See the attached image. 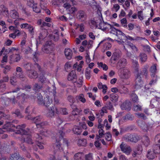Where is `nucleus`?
I'll list each match as a JSON object with an SVG mask.
<instances>
[{
    "mask_svg": "<svg viewBox=\"0 0 160 160\" xmlns=\"http://www.w3.org/2000/svg\"><path fill=\"white\" fill-rule=\"evenodd\" d=\"M140 59L141 61L142 62H145L147 59V56L144 53H141L140 55Z\"/></svg>",
    "mask_w": 160,
    "mask_h": 160,
    "instance_id": "obj_34",
    "label": "nucleus"
},
{
    "mask_svg": "<svg viewBox=\"0 0 160 160\" xmlns=\"http://www.w3.org/2000/svg\"><path fill=\"white\" fill-rule=\"evenodd\" d=\"M143 83L142 81L141 80V77L138 75L135 79V88L138 89L141 88Z\"/></svg>",
    "mask_w": 160,
    "mask_h": 160,
    "instance_id": "obj_12",
    "label": "nucleus"
},
{
    "mask_svg": "<svg viewBox=\"0 0 160 160\" xmlns=\"http://www.w3.org/2000/svg\"><path fill=\"white\" fill-rule=\"evenodd\" d=\"M120 70V72L119 74V76L121 78L127 79L130 77V72L127 68H121Z\"/></svg>",
    "mask_w": 160,
    "mask_h": 160,
    "instance_id": "obj_5",
    "label": "nucleus"
},
{
    "mask_svg": "<svg viewBox=\"0 0 160 160\" xmlns=\"http://www.w3.org/2000/svg\"><path fill=\"white\" fill-rule=\"evenodd\" d=\"M83 63L84 62L83 61H81L80 62L79 64H78V67L77 69L78 71L80 72L81 71V68L83 65Z\"/></svg>",
    "mask_w": 160,
    "mask_h": 160,
    "instance_id": "obj_49",
    "label": "nucleus"
},
{
    "mask_svg": "<svg viewBox=\"0 0 160 160\" xmlns=\"http://www.w3.org/2000/svg\"><path fill=\"white\" fill-rule=\"evenodd\" d=\"M109 40H111V41H113L112 40L109 38H108L104 39V40L100 42V43L98 44L97 48L102 43H104L103 49L106 50L109 49L112 46L111 44L108 42V41Z\"/></svg>",
    "mask_w": 160,
    "mask_h": 160,
    "instance_id": "obj_6",
    "label": "nucleus"
},
{
    "mask_svg": "<svg viewBox=\"0 0 160 160\" xmlns=\"http://www.w3.org/2000/svg\"><path fill=\"white\" fill-rule=\"evenodd\" d=\"M135 114L138 116L139 118H141L143 119H145V117L144 116V115L143 113H136Z\"/></svg>",
    "mask_w": 160,
    "mask_h": 160,
    "instance_id": "obj_63",
    "label": "nucleus"
},
{
    "mask_svg": "<svg viewBox=\"0 0 160 160\" xmlns=\"http://www.w3.org/2000/svg\"><path fill=\"white\" fill-rule=\"evenodd\" d=\"M76 27L77 28H79V30L81 32H83L84 29V26L82 24H81L80 25L76 24Z\"/></svg>",
    "mask_w": 160,
    "mask_h": 160,
    "instance_id": "obj_52",
    "label": "nucleus"
},
{
    "mask_svg": "<svg viewBox=\"0 0 160 160\" xmlns=\"http://www.w3.org/2000/svg\"><path fill=\"white\" fill-rule=\"evenodd\" d=\"M31 5H32V9L33 11L36 13H39L41 12V9L39 8L37 6V5L36 3H34V2L32 3H31Z\"/></svg>",
    "mask_w": 160,
    "mask_h": 160,
    "instance_id": "obj_24",
    "label": "nucleus"
},
{
    "mask_svg": "<svg viewBox=\"0 0 160 160\" xmlns=\"http://www.w3.org/2000/svg\"><path fill=\"white\" fill-rule=\"evenodd\" d=\"M76 17L81 21H83L86 20V16L83 11H80L77 13Z\"/></svg>",
    "mask_w": 160,
    "mask_h": 160,
    "instance_id": "obj_11",
    "label": "nucleus"
},
{
    "mask_svg": "<svg viewBox=\"0 0 160 160\" xmlns=\"http://www.w3.org/2000/svg\"><path fill=\"white\" fill-rule=\"evenodd\" d=\"M1 14H2L4 16H6V17H8L9 16V15L8 11L7 9L6 8H4L3 10L1 12Z\"/></svg>",
    "mask_w": 160,
    "mask_h": 160,
    "instance_id": "obj_40",
    "label": "nucleus"
},
{
    "mask_svg": "<svg viewBox=\"0 0 160 160\" xmlns=\"http://www.w3.org/2000/svg\"><path fill=\"white\" fill-rule=\"evenodd\" d=\"M77 99L78 100L82 103H85L86 100L84 98V95L82 94H80L76 97Z\"/></svg>",
    "mask_w": 160,
    "mask_h": 160,
    "instance_id": "obj_28",
    "label": "nucleus"
},
{
    "mask_svg": "<svg viewBox=\"0 0 160 160\" xmlns=\"http://www.w3.org/2000/svg\"><path fill=\"white\" fill-rule=\"evenodd\" d=\"M86 160H92V155L91 153H89L85 156Z\"/></svg>",
    "mask_w": 160,
    "mask_h": 160,
    "instance_id": "obj_62",
    "label": "nucleus"
},
{
    "mask_svg": "<svg viewBox=\"0 0 160 160\" xmlns=\"http://www.w3.org/2000/svg\"><path fill=\"white\" fill-rule=\"evenodd\" d=\"M55 35L51 38L52 40L54 41H57L59 38V35L58 33V31H56L54 33Z\"/></svg>",
    "mask_w": 160,
    "mask_h": 160,
    "instance_id": "obj_44",
    "label": "nucleus"
},
{
    "mask_svg": "<svg viewBox=\"0 0 160 160\" xmlns=\"http://www.w3.org/2000/svg\"><path fill=\"white\" fill-rule=\"evenodd\" d=\"M72 131L75 134L77 135L80 134L82 132V129L78 126H75Z\"/></svg>",
    "mask_w": 160,
    "mask_h": 160,
    "instance_id": "obj_25",
    "label": "nucleus"
},
{
    "mask_svg": "<svg viewBox=\"0 0 160 160\" xmlns=\"http://www.w3.org/2000/svg\"><path fill=\"white\" fill-rule=\"evenodd\" d=\"M156 153L153 149H150L148 151L147 157L150 159H154L155 157Z\"/></svg>",
    "mask_w": 160,
    "mask_h": 160,
    "instance_id": "obj_14",
    "label": "nucleus"
},
{
    "mask_svg": "<svg viewBox=\"0 0 160 160\" xmlns=\"http://www.w3.org/2000/svg\"><path fill=\"white\" fill-rule=\"evenodd\" d=\"M27 74L28 76L31 78L35 79L38 77V74L35 71L31 70L27 72Z\"/></svg>",
    "mask_w": 160,
    "mask_h": 160,
    "instance_id": "obj_16",
    "label": "nucleus"
},
{
    "mask_svg": "<svg viewBox=\"0 0 160 160\" xmlns=\"http://www.w3.org/2000/svg\"><path fill=\"white\" fill-rule=\"evenodd\" d=\"M50 97L48 95L46 98H45L44 101L42 100V96L39 95L38 97V103L44 105L46 106H49L52 102V100L49 99Z\"/></svg>",
    "mask_w": 160,
    "mask_h": 160,
    "instance_id": "obj_4",
    "label": "nucleus"
},
{
    "mask_svg": "<svg viewBox=\"0 0 160 160\" xmlns=\"http://www.w3.org/2000/svg\"><path fill=\"white\" fill-rule=\"evenodd\" d=\"M8 48L6 49L5 47H3L0 52V56L2 55V54L7 55L8 54Z\"/></svg>",
    "mask_w": 160,
    "mask_h": 160,
    "instance_id": "obj_32",
    "label": "nucleus"
},
{
    "mask_svg": "<svg viewBox=\"0 0 160 160\" xmlns=\"http://www.w3.org/2000/svg\"><path fill=\"white\" fill-rule=\"evenodd\" d=\"M25 95L24 94H21L20 93H18V96L15 98L13 99V100H14V99H15L16 100H18V99H23L24 98V96Z\"/></svg>",
    "mask_w": 160,
    "mask_h": 160,
    "instance_id": "obj_47",
    "label": "nucleus"
},
{
    "mask_svg": "<svg viewBox=\"0 0 160 160\" xmlns=\"http://www.w3.org/2000/svg\"><path fill=\"white\" fill-rule=\"evenodd\" d=\"M33 121L36 123V126L38 128L39 127V126H42V123L40 122L41 120L40 117H37L34 118Z\"/></svg>",
    "mask_w": 160,
    "mask_h": 160,
    "instance_id": "obj_27",
    "label": "nucleus"
},
{
    "mask_svg": "<svg viewBox=\"0 0 160 160\" xmlns=\"http://www.w3.org/2000/svg\"><path fill=\"white\" fill-rule=\"evenodd\" d=\"M120 7L118 4H114L113 5V7L112 8V10L115 12H117L120 9Z\"/></svg>",
    "mask_w": 160,
    "mask_h": 160,
    "instance_id": "obj_37",
    "label": "nucleus"
},
{
    "mask_svg": "<svg viewBox=\"0 0 160 160\" xmlns=\"http://www.w3.org/2000/svg\"><path fill=\"white\" fill-rule=\"evenodd\" d=\"M15 126L10 123H7L3 127V129H6L8 131H12L14 130V129L11 128L14 127Z\"/></svg>",
    "mask_w": 160,
    "mask_h": 160,
    "instance_id": "obj_19",
    "label": "nucleus"
},
{
    "mask_svg": "<svg viewBox=\"0 0 160 160\" xmlns=\"http://www.w3.org/2000/svg\"><path fill=\"white\" fill-rule=\"evenodd\" d=\"M129 47L131 48L134 51H138V48L136 47V46L133 45L132 43H131L129 45H128Z\"/></svg>",
    "mask_w": 160,
    "mask_h": 160,
    "instance_id": "obj_60",
    "label": "nucleus"
},
{
    "mask_svg": "<svg viewBox=\"0 0 160 160\" xmlns=\"http://www.w3.org/2000/svg\"><path fill=\"white\" fill-rule=\"evenodd\" d=\"M16 74L17 76L21 78H24L22 70L21 68L18 67L16 69Z\"/></svg>",
    "mask_w": 160,
    "mask_h": 160,
    "instance_id": "obj_18",
    "label": "nucleus"
},
{
    "mask_svg": "<svg viewBox=\"0 0 160 160\" xmlns=\"http://www.w3.org/2000/svg\"><path fill=\"white\" fill-rule=\"evenodd\" d=\"M76 72L74 71H72L69 74L68 79L69 81H72L76 79Z\"/></svg>",
    "mask_w": 160,
    "mask_h": 160,
    "instance_id": "obj_21",
    "label": "nucleus"
},
{
    "mask_svg": "<svg viewBox=\"0 0 160 160\" xmlns=\"http://www.w3.org/2000/svg\"><path fill=\"white\" fill-rule=\"evenodd\" d=\"M58 111L57 108L56 107H52L50 109H49L48 112L47 113V115L48 116L52 117L55 113H58Z\"/></svg>",
    "mask_w": 160,
    "mask_h": 160,
    "instance_id": "obj_17",
    "label": "nucleus"
},
{
    "mask_svg": "<svg viewBox=\"0 0 160 160\" xmlns=\"http://www.w3.org/2000/svg\"><path fill=\"white\" fill-rule=\"evenodd\" d=\"M120 148L121 150L127 155H129L132 151L130 147L123 142L120 145Z\"/></svg>",
    "mask_w": 160,
    "mask_h": 160,
    "instance_id": "obj_8",
    "label": "nucleus"
},
{
    "mask_svg": "<svg viewBox=\"0 0 160 160\" xmlns=\"http://www.w3.org/2000/svg\"><path fill=\"white\" fill-rule=\"evenodd\" d=\"M82 154V153H78L75 154L74 157V159L75 160L81 158Z\"/></svg>",
    "mask_w": 160,
    "mask_h": 160,
    "instance_id": "obj_58",
    "label": "nucleus"
},
{
    "mask_svg": "<svg viewBox=\"0 0 160 160\" xmlns=\"http://www.w3.org/2000/svg\"><path fill=\"white\" fill-rule=\"evenodd\" d=\"M83 112L85 114H92V110L91 109H90L89 108H86L84 109L83 110Z\"/></svg>",
    "mask_w": 160,
    "mask_h": 160,
    "instance_id": "obj_46",
    "label": "nucleus"
},
{
    "mask_svg": "<svg viewBox=\"0 0 160 160\" xmlns=\"http://www.w3.org/2000/svg\"><path fill=\"white\" fill-rule=\"evenodd\" d=\"M8 53H13L15 51H18V48H16L14 47H12L11 48H8Z\"/></svg>",
    "mask_w": 160,
    "mask_h": 160,
    "instance_id": "obj_57",
    "label": "nucleus"
},
{
    "mask_svg": "<svg viewBox=\"0 0 160 160\" xmlns=\"http://www.w3.org/2000/svg\"><path fill=\"white\" fill-rule=\"evenodd\" d=\"M138 123V125L144 131L147 132L148 131H150L152 129V125L151 124H146L141 121Z\"/></svg>",
    "mask_w": 160,
    "mask_h": 160,
    "instance_id": "obj_9",
    "label": "nucleus"
},
{
    "mask_svg": "<svg viewBox=\"0 0 160 160\" xmlns=\"http://www.w3.org/2000/svg\"><path fill=\"white\" fill-rule=\"evenodd\" d=\"M143 142L146 146H148L150 143V140L148 138L147 136H144L143 138Z\"/></svg>",
    "mask_w": 160,
    "mask_h": 160,
    "instance_id": "obj_31",
    "label": "nucleus"
},
{
    "mask_svg": "<svg viewBox=\"0 0 160 160\" xmlns=\"http://www.w3.org/2000/svg\"><path fill=\"white\" fill-rule=\"evenodd\" d=\"M72 64L70 62H67L66 63L65 65V68L66 70L68 69V68L71 67Z\"/></svg>",
    "mask_w": 160,
    "mask_h": 160,
    "instance_id": "obj_64",
    "label": "nucleus"
},
{
    "mask_svg": "<svg viewBox=\"0 0 160 160\" xmlns=\"http://www.w3.org/2000/svg\"><path fill=\"white\" fill-rule=\"evenodd\" d=\"M121 107L122 110H129L130 108L129 104L126 102L122 103L121 105Z\"/></svg>",
    "mask_w": 160,
    "mask_h": 160,
    "instance_id": "obj_29",
    "label": "nucleus"
},
{
    "mask_svg": "<svg viewBox=\"0 0 160 160\" xmlns=\"http://www.w3.org/2000/svg\"><path fill=\"white\" fill-rule=\"evenodd\" d=\"M105 138L108 141H110L111 140V135L109 133H107L105 134Z\"/></svg>",
    "mask_w": 160,
    "mask_h": 160,
    "instance_id": "obj_51",
    "label": "nucleus"
},
{
    "mask_svg": "<svg viewBox=\"0 0 160 160\" xmlns=\"http://www.w3.org/2000/svg\"><path fill=\"white\" fill-rule=\"evenodd\" d=\"M53 49V47L52 42H46L43 46L42 48V51L46 53H51Z\"/></svg>",
    "mask_w": 160,
    "mask_h": 160,
    "instance_id": "obj_7",
    "label": "nucleus"
},
{
    "mask_svg": "<svg viewBox=\"0 0 160 160\" xmlns=\"http://www.w3.org/2000/svg\"><path fill=\"white\" fill-rule=\"evenodd\" d=\"M98 65L99 67H101L102 68L103 70L106 71L108 69V66L106 64H103L102 62H98Z\"/></svg>",
    "mask_w": 160,
    "mask_h": 160,
    "instance_id": "obj_33",
    "label": "nucleus"
},
{
    "mask_svg": "<svg viewBox=\"0 0 160 160\" xmlns=\"http://www.w3.org/2000/svg\"><path fill=\"white\" fill-rule=\"evenodd\" d=\"M150 71L152 79L149 84L152 85L155 83L157 80V77L156 75L158 72L157 65L156 64H153L150 68Z\"/></svg>",
    "mask_w": 160,
    "mask_h": 160,
    "instance_id": "obj_2",
    "label": "nucleus"
},
{
    "mask_svg": "<svg viewBox=\"0 0 160 160\" xmlns=\"http://www.w3.org/2000/svg\"><path fill=\"white\" fill-rule=\"evenodd\" d=\"M126 60L124 59H121L118 62V64L120 66L125 65Z\"/></svg>",
    "mask_w": 160,
    "mask_h": 160,
    "instance_id": "obj_54",
    "label": "nucleus"
},
{
    "mask_svg": "<svg viewBox=\"0 0 160 160\" xmlns=\"http://www.w3.org/2000/svg\"><path fill=\"white\" fill-rule=\"evenodd\" d=\"M1 67L4 68L3 72L5 74L7 73L11 69V67L10 66L7 65L3 67L2 65H1Z\"/></svg>",
    "mask_w": 160,
    "mask_h": 160,
    "instance_id": "obj_35",
    "label": "nucleus"
},
{
    "mask_svg": "<svg viewBox=\"0 0 160 160\" xmlns=\"http://www.w3.org/2000/svg\"><path fill=\"white\" fill-rule=\"evenodd\" d=\"M109 29L110 30V32L111 33H112L113 34L116 35V36L117 37L118 40H120V38H121V35H120L119 36V34H118L119 32H121L120 30H118L116 29L114 27H109ZM116 40H115L116 41Z\"/></svg>",
    "mask_w": 160,
    "mask_h": 160,
    "instance_id": "obj_13",
    "label": "nucleus"
},
{
    "mask_svg": "<svg viewBox=\"0 0 160 160\" xmlns=\"http://www.w3.org/2000/svg\"><path fill=\"white\" fill-rule=\"evenodd\" d=\"M40 4L41 8L45 10V12L48 15H50L51 13L50 11L48 9H46V4L44 3H40Z\"/></svg>",
    "mask_w": 160,
    "mask_h": 160,
    "instance_id": "obj_30",
    "label": "nucleus"
},
{
    "mask_svg": "<svg viewBox=\"0 0 160 160\" xmlns=\"http://www.w3.org/2000/svg\"><path fill=\"white\" fill-rule=\"evenodd\" d=\"M64 53L67 59H70L72 58V52L70 49H65L64 51Z\"/></svg>",
    "mask_w": 160,
    "mask_h": 160,
    "instance_id": "obj_15",
    "label": "nucleus"
},
{
    "mask_svg": "<svg viewBox=\"0 0 160 160\" xmlns=\"http://www.w3.org/2000/svg\"><path fill=\"white\" fill-rule=\"evenodd\" d=\"M78 143L79 145L84 146L86 144V140L84 139H79Z\"/></svg>",
    "mask_w": 160,
    "mask_h": 160,
    "instance_id": "obj_36",
    "label": "nucleus"
},
{
    "mask_svg": "<svg viewBox=\"0 0 160 160\" xmlns=\"http://www.w3.org/2000/svg\"><path fill=\"white\" fill-rule=\"evenodd\" d=\"M153 149L156 153H160V145H156L154 146Z\"/></svg>",
    "mask_w": 160,
    "mask_h": 160,
    "instance_id": "obj_38",
    "label": "nucleus"
},
{
    "mask_svg": "<svg viewBox=\"0 0 160 160\" xmlns=\"http://www.w3.org/2000/svg\"><path fill=\"white\" fill-rule=\"evenodd\" d=\"M25 125H18L16 127V129H17L18 133H20L21 134H28V132L25 130Z\"/></svg>",
    "mask_w": 160,
    "mask_h": 160,
    "instance_id": "obj_10",
    "label": "nucleus"
},
{
    "mask_svg": "<svg viewBox=\"0 0 160 160\" xmlns=\"http://www.w3.org/2000/svg\"><path fill=\"white\" fill-rule=\"evenodd\" d=\"M25 67L28 70L27 71H31L33 68V65L30 63L27 64Z\"/></svg>",
    "mask_w": 160,
    "mask_h": 160,
    "instance_id": "obj_39",
    "label": "nucleus"
},
{
    "mask_svg": "<svg viewBox=\"0 0 160 160\" xmlns=\"http://www.w3.org/2000/svg\"><path fill=\"white\" fill-rule=\"evenodd\" d=\"M24 141L28 143H32V140L30 136H28L27 137L25 138Z\"/></svg>",
    "mask_w": 160,
    "mask_h": 160,
    "instance_id": "obj_59",
    "label": "nucleus"
},
{
    "mask_svg": "<svg viewBox=\"0 0 160 160\" xmlns=\"http://www.w3.org/2000/svg\"><path fill=\"white\" fill-rule=\"evenodd\" d=\"M22 50L26 54H28L30 53L32 51L31 49L29 47H28L25 50H24L23 48L22 49Z\"/></svg>",
    "mask_w": 160,
    "mask_h": 160,
    "instance_id": "obj_45",
    "label": "nucleus"
},
{
    "mask_svg": "<svg viewBox=\"0 0 160 160\" xmlns=\"http://www.w3.org/2000/svg\"><path fill=\"white\" fill-rule=\"evenodd\" d=\"M17 82L16 77L14 76H12L10 78V82L12 85H15Z\"/></svg>",
    "mask_w": 160,
    "mask_h": 160,
    "instance_id": "obj_41",
    "label": "nucleus"
},
{
    "mask_svg": "<svg viewBox=\"0 0 160 160\" xmlns=\"http://www.w3.org/2000/svg\"><path fill=\"white\" fill-rule=\"evenodd\" d=\"M98 87L99 89H102V92L104 94H105L107 92V87L105 85H103L101 82L98 83Z\"/></svg>",
    "mask_w": 160,
    "mask_h": 160,
    "instance_id": "obj_22",
    "label": "nucleus"
},
{
    "mask_svg": "<svg viewBox=\"0 0 160 160\" xmlns=\"http://www.w3.org/2000/svg\"><path fill=\"white\" fill-rule=\"evenodd\" d=\"M9 16L12 19H16L19 16L18 14L15 10H12L10 11Z\"/></svg>",
    "mask_w": 160,
    "mask_h": 160,
    "instance_id": "obj_23",
    "label": "nucleus"
},
{
    "mask_svg": "<svg viewBox=\"0 0 160 160\" xmlns=\"http://www.w3.org/2000/svg\"><path fill=\"white\" fill-rule=\"evenodd\" d=\"M131 98L132 100L135 102H137L138 101L137 96L134 93H132L131 95Z\"/></svg>",
    "mask_w": 160,
    "mask_h": 160,
    "instance_id": "obj_43",
    "label": "nucleus"
},
{
    "mask_svg": "<svg viewBox=\"0 0 160 160\" xmlns=\"http://www.w3.org/2000/svg\"><path fill=\"white\" fill-rule=\"evenodd\" d=\"M90 72L91 71L89 70L88 68H86L85 72V76L86 78L87 79H89L91 77Z\"/></svg>",
    "mask_w": 160,
    "mask_h": 160,
    "instance_id": "obj_42",
    "label": "nucleus"
},
{
    "mask_svg": "<svg viewBox=\"0 0 160 160\" xmlns=\"http://www.w3.org/2000/svg\"><path fill=\"white\" fill-rule=\"evenodd\" d=\"M29 24L27 23H22L20 25V28L22 29H27L28 27H29Z\"/></svg>",
    "mask_w": 160,
    "mask_h": 160,
    "instance_id": "obj_56",
    "label": "nucleus"
},
{
    "mask_svg": "<svg viewBox=\"0 0 160 160\" xmlns=\"http://www.w3.org/2000/svg\"><path fill=\"white\" fill-rule=\"evenodd\" d=\"M46 93H47V94H49L50 95V97L52 95H53V96L54 97V95H55V94L56 93V92L54 90L52 92V91H50V88H48V89L46 91Z\"/></svg>",
    "mask_w": 160,
    "mask_h": 160,
    "instance_id": "obj_55",
    "label": "nucleus"
},
{
    "mask_svg": "<svg viewBox=\"0 0 160 160\" xmlns=\"http://www.w3.org/2000/svg\"><path fill=\"white\" fill-rule=\"evenodd\" d=\"M77 11L76 8L75 7H70V8L68 10L67 12L69 13H72Z\"/></svg>",
    "mask_w": 160,
    "mask_h": 160,
    "instance_id": "obj_53",
    "label": "nucleus"
},
{
    "mask_svg": "<svg viewBox=\"0 0 160 160\" xmlns=\"http://www.w3.org/2000/svg\"><path fill=\"white\" fill-rule=\"evenodd\" d=\"M9 58L11 61L18 62L21 59V57L18 54L15 55H11L9 57Z\"/></svg>",
    "mask_w": 160,
    "mask_h": 160,
    "instance_id": "obj_20",
    "label": "nucleus"
},
{
    "mask_svg": "<svg viewBox=\"0 0 160 160\" xmlns=\"http://www.w3.org/2000/svg\"><path fill=\"white\" fill-rule=\"evenodd\" d=\"M133 109L136 112L140 111L142 110V107L139 105H135L134 106Z\"/></svg>",
    "mask_w": 160,
    "mask_h": 160,
    "instance_id": "obj_50",
    "label": "nucleus"
},
{
    "mask_svg": "<svg viewBox=\"0 0 160 160\" xmlns=\"http://www.w3.org/2000/svg\"><path fill=\"white\" fill-rule=\"evenodd\" d=\"M118 34L119 36L121 35V38L120 40H116L117 42L120 44H123L126 41L127 39H129L131 41H134L135 40L134 38H133L129 36H126L122 32H119Z\"/></svg>",
    "mask_w": 160,
    "mask_h": 160,
    "instance_id": "obj_3",
    "label": "nucleus"
},
{
    "mask_svg": "<svg viewBox=\"0 0 160 160\" xmlns=\"http://www.w3.org/2000/svg\"><path fill=\"white\" fill-rule=\"evenodd\" d=\"M138 17L141 20H143V16L142 12L140 11L138 12Z\"/></svg>",
    "mask_w": 160,
    "mask_h": 160,
    "instance_id": "obj_61",
    "label": "nucleus"
},
{
    "mask_svg": "<svg viewBox=\"0 0 160 160\" xmlns=\"http://www.w3.org/2000/svg\"><path fill=\"white\" fill-rule=\"evenodd\" d=\"M118 97L115 94L112 93L110 95V98L111 100L113 102H117L118 100Z\"/></svg>",
    "mask_w": 160,
    "mask_h": 160,
    "instance_id": "obj_26",
    "label": "nucleus"
},
{
    "mask_svg": "<svg viewBox=\"0 0 160 160\" xmlns=\"http://www.w3.org/2000/svg\"><path fill=\"white\" fill-rule=\"evenodd\" d=\"M121 23L122 26L124 27L127 26V20L125 18H123L121 20Z\"/></svg>",
    "mask_w": 160,
    "mask_h": 160,
    "instance_id": "obj_48",
    "label": "nucleus"
},
{
    "mask_svg": "<svg viewBox=\"0 0 160 160\" xmlns=\"http://www.w3.org/2000/svg\"><path fill=\"white\" fill-rule=\"evenodd\" d=\"M97 12V16L94 19L95 25L98 28L103 31L108 30L109 27H111L110 25L102 21V15L100 10H98Z\"/></svg>",
    "mask_w": 160,
    "mask_h": 160,
    "instance_id": "obj_1",
    "label": "nucleus"
}]
</instances>
